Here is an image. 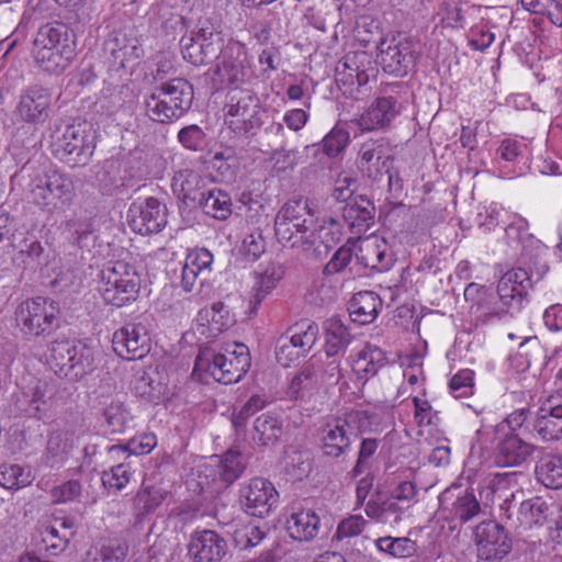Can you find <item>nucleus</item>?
<instances>
[{
  "label": "nucleus",
  "mask_w": 562,
  "mask_h": 562,
  "mask_svg": "<svg viewBox=\"0 0 562 562\" xmlns=\"http://www.w3.org/2000/svg\"><path fill=\"white\" fill-rule=\"evenodd\" d=\"M139 289L140 278L125 260L108 261L99 272L98 290L106 304L125 306L136 301Z\"/></svg>",
  "instance_id": "obj_5"
},
{
  "label": "nucleus",
  "mask_w": 562,
  "mask_h": 562,
  "mask_svg": "<svg viewBox=\"0 0 562 562\" xmlns=\"http://www.w3.org/2000/svg\"><path fill=\"white\" fill-rule=\"evenodd\" d=\"M349 429L347 420L341 418L327 423L321 430L323 453L330 458H339L345 454L351 445Z\"/></svg>",
  "instance_id": "obj_26"
},
{
  "label": "nucleus",
  "mask_w": 562,
  "mask_h": 562,
  "mask_svg": "<svg viewBox=\"0 0 562 562\" xmlns=\"http://www.w3.org/2000/svg\"><path fill=\"white\" fill-rule=\"evenodd\" d=\"M477 562H499L512 550V541L502 525L482 521L475 528Z\"/></svg>",
  "instance_id": "obj_13"
},
{
  "label": "nucleus",
  "mask_w": 562,
  "mask_h": 562,
  "mask_svg": "<svg viewBox=\"0 0 562 562\" xmlns=\"http://www.w3.org/2000/svg\"><path fill=\"white\" fill-rule=\"evenodd\" d=\"M531 286V276L524 268L518 267L507 271L497 284V293L502 307L485 313L483 315V322L501 318L515 305L516 308H519L522 297L527 295Z\"/></svg>",
  "instance_id": "obj_12"
},
{
  "label": "nucleus",
  "mask_w": 562,
  "mask_h": 562,
  "mask_svg": "<svg viewBox=\"0 0 562 562\" xmlns=\"http://www.w3.org/2000/svg\"><path fill=\"white\" fill-rule=\"evenodd\" d=\"M94 366V356L91 348L78 344L76 346V356L71 358L68 368H64V378L69 380H79L92 371Z\"/></svg>",
  "instance_id": "obj_47"
},
{
  "label": "nucleus",
  "mask_w": 562,
  "mask_h": 562,
  "mask_svg": "<svg viewBox=\"0 0 562 562\" xmlns=\"http://www.w3.org/2000/svg\"><path fill=\"white\" fill-rule=\"evenodd\" d=\"M304 355L305 353L296 347L288 336H282L278 340L276 358L282 367H289L293 361Z\"/></svg>",
  "instance_id": "obj_61"
},
{
  "label": "nucleus",
  "mask_w": 562,
  "mask_h": 562,
  "mask_svg": "<svg viewBox=\"0 0 562 562\" xmlns=\"http://www.w3.org/2000/svg\"><path fill=\"white\" fill-rule=\"evenodd\" d=\"M213 255L205 248L191 250L186 256L180 271V286L184 292H192L195 285L206 280L211 272Z\"/></svg>",
  "instance_id": "obj_21"
},
{
  "label": "nucleus",
  "mask_w": 562,
  "mask_h": 562,
  "mask_svg": "<svg viewBox=\"0 0 562 562\" xmlns=\"http://www.w3.org/2000/svg\"><path fill=\"white\" fill-rule=\"evenodd\" d=\"M200 206L206 215L221 221L227 220L232 214V199L229 194L216 187L210 188Z\"/></svg>",
  "instance_id": "obj_44"
},
{
  "label": "nucleus",
  "mask_w": 562,
  "mask_h": 562,
  "mask_svg": "<svg viewBox=\"0 0 562 562\" xmlns=\"http://www.w3.org/2000/svg\"><path fill=\"white\" fill-rule=\"evenodd\" d=\"M225 123L236 134L245 135L262 124V109L256 93L248 89H233L227 94Z\"/></svg>",
  "instance_id": "obj_8"
},
{
  "label": "nucleus",
  "mask_w": 562,
  "mask_h": 562,
  "mask_svg": "<svg viewBox=\"0 0 562 562\" xmlns=\"http://www.w3.org/2000/svg\"><path fill=\"white\" fill-rule=\"evenodd\" d=\"M76 344L69 340L54 341L50 347V361L59 375L64 376V368H68L76 356Z\"/></svg>",
  "instance_id": "obj_54"
},
{
  "label": "nucleus",
  "mask_w": 562,
  "mask_h": 562,
  "mask_svg": "<svg viewBox=\"0 0 562 562\" xmlns=\"http://www.w3.org/2000/svg\"><path fill=\"white\" fill-rule=\"evenodd\" d=\"M81 484L77 480H69L50 491L54 503H67L77 499L81 494Z\"/></svg>",
  "instance_id": "obj_62"
},
{
  "label": "nucleus",
  "mask_w": 562,
  "mask_h": 562,
  "mask_svg": "<svg viewBox=\"0 0 562 562\" xmlns=\"http://www.w3.org/2000/svg\"><path fill=\"white\" fill-rule=\"evenodd\" d=\"M392 160L383 139H368L361 144L356 164L363 177L378 181L390 173Z\"/></svg>",
  "instance_id": "obj_17"
},
{
  "label": "nucleus",
  "mask_w": 562,
  "mask_h": 562,
  "mask_svg": "<svg viewBox=\"0 0 562 562\" xmlns=\"http://www.w3.org/2000/svg\"><path fill=\"white\" fill-rule=\"evenodd\" d=\"M226 552L225 539L213 530L195 532L189 543V554L196 562H217L225 557Z\"/></svg>",
  "instance_id": "obj_23"
},
{
  "label": "nucleus",
  "mask_w": 562,
  "mask_h": 562,
  "mask_svg": "<svg viewBox=\"0 0 562 562\" xmlns=\"http://www.w3.org/2000/svg\"><path fill=\"white\" fill-rule=\"evenodd\" d=\"M537 480L548 488L562 487V457L560 454L546 453L536 464Z\"/></svg>",
  "instance_id": "obj_38"
},
{
  "label": "nucleus",
  "mask_w": 562,
  "mask_h": 562,
  "mask_svg": "<svg viewBox=\"0 0 562 562\" xmlns=\"http://www.w3.org/2000/svg\"><path fill=\"white\" fill-rule=\"evenodd\" d=\"M210 179L198 171L184 169L178 171L172 181V189L184 203L201 204L210 188Z\"/></svg>",
  "instance_id": "obj_22"
},
{
  "label": "nucleus",
  "mask_w": 562,
  "mask_h": 562,
  "mask_svg": "<svg viewBox=\"0 0 562 562\" xmlns=\"http://www.w3.org/2000/svg\"><path fill=\"white\" fill-rule=\"evenodd\" d=\"M282 277V268L274 263H269L254 272V284L250 294V304L252 305V310H256L276 289Z\"/></svg>",
  "instance_id": "obj_30"
},
{
  "label": "nucleus",
  "mask_w": 562,
  "mask_h": 562,
  "mask_svg": "<svg viewBox=\"0 0 562 562\" xmlns=\"http://www.w3.org/2000/svg\"><path fill=\"white\" fill-rule=\"evenodd\" d=\"M52 390L46 382L37 381L18 395L16 409L27 417L42 419L50 408Z\"/></svg>",
  "instance_id": "obj_25"
},
{
  "label": "nucleus",
  "mask_w": 562,
  "mask_h": 562,
  "mask_svg": "<svg viewBox=\"0 0 562 562\" xmlns=\"http://www.w3.org/2000/svg\"><path fill=\"white\" fill-rule=\"evenodd\" d=\"M53 137V153L67 166H86L91 160L95 148L94 133L86 122L58 128Z\"/></svg>",
  "instance_id": "obj_7"
},
{
  "label": "nucleus",
  "mask_w": 562,
  "mask_h": 562,
  "mask_svg": "<svg viewBox=\"0 0 562 562\" xmlns=\"http://www.w3.org/2000/svg\"><path fill=\"white\" fill-rule=\"evenodd\" d=\"M417 56V43L405 36L384 38L379 45L382 69L396 77L406 76L415 67Z\"/></svg>",
  "instance_id": "obj_9"
},
{
  "label": "nucleus",
  "mask_w": 562,
  "mask_h": 562,
  "mask_svg": "<svg viewBox=\"0 0 562 562\" xmlns=\"http://www.w3.org/2000/svg\"><path fill=\"white\" fill-rule=\"evenodd\" d=\"M402 105L396 97L390 94L376 98L357 120L361 131L384 128L401 113Z\"/></svg>",
  "instance_id": "obj_19"
},
{
  "label": "nucleus",
  "mask_w": 562,
  "mask_h": 562,
  "mask_svg": "<svg viewBox=\"0 0 562 562\" xmlns=\"http://www.w3.org/2000/svg\"><path fill=\"white\" fill-rule=\"evenodd\" d=\"M50 526L54 528H58L61 531V542H59L57 546H52L53 555H57L59 552H63L66 549L69 541L76 535L75 518L70 516H54Z\"/></svg>",
  "instance_id": "obj_59"
},
{
  "label": "nucleus",
  "mask_w": 562,
  "mask_h": 562,
  "mask_svg": "<svg viewBox=\"0 0 562 562\" xmlns=\"http://www.w3.org/2000/svg\"><path fill=\"white\" fill-rule=\"evenodd\" d=\"M386 363L385 352L374 345L367 344L353 360V371L358 379L363 380L364 383L374 376Z\"/></svg>",
  "instance_id": "obj_31"
},
{
  "label": "nucleus",
  "mask_w": 562,
  "mask_h": 562,
  "mask_svg": "<svg viewBox=\"0 0 562 562\" xmlns=\"http://www.w3.org/2000/svg\"><path fill=\"white\" fill-rule=\"evenodd\" d=\"M532 452V445L521 440L517 435H509L499 442L495 462L498 467L520 465Z\"/></svg>",
  "instance_id": "obj_29"
},
{
  "label": "nucleus",
  "mask_w": 562,
  "mask_h": 562,
  "mask_svg": "<svg viewBox=\"0 0 562 562\" xmlns=\"http://www.w3.org/2000/svg\"><path fill=\"white\" fill-rule=\"evenodd\" d=\"M367 526V520L361 515H352L341 520L336 530L338 539L356 537L360 535Z\"/></svg>",
  "instance_id": "obj_64"
},
{
  "label": "nucleus",
  "mask_w": 562,
  "mask_h": 562,
  "mask_svg": "<svg viewBox=\"0 0 562 562\" xmlns=\"http://www.w3.org/2000/svg\"><path fill=\"white\" fill-rule=\"evenodd\" d=\"M381 306L382 301L374 292H359L349 303V316L353 322L367 325L376 318Z\"/></svg>",
  "instance_id": "obj_32"
},
{
  "label": "nucleus",
  "mask_w": 562,
  "mask_h": 562,
  "mask_svg": "<svg viewBox=\"0 0 562 562\" xmlns=\"http://www.w3.org/2000/svg\"><path fill=\"white\" fill-rule=\"evenodd\" d=\"M344 355H329L324 350V355L318 359H311L316 364L317 374L321 375L323 383L335 385L342 378V369L340 367Z\"/></svg>",
  "instance_id": "obj_48"
},
{
  "label": "nucleus",
  "mask_w": 562,
  "mask_h": 562,
  "mask_svg": "<svg viewBox=\"0 0 562 562\" xmlns=\"http://www.w3.org/2000/svg\"><path fill=\"white\" fill-rule=\"evenodd\" d=\"M157 445V438L154 434H143L132 438L125 445H113L108 448V454L111 460H131L132 457L149 453Z\"/></svg>",
  "instance_id": "obj_36"
},
{
  "label": "nucleus",
  "mask_w": 562,
  "mask_h": 562,
  "mask_svg": "<svg viewBox=\"0 0 562 562\" xmlns=\"http://www.w3.org/2000/svg\"><path fill=\"white\" fill-rule=\"evenodd\" d=\"M356 256L353 244L349 241L339 247L330 260L324 267V273L327 276L335 274L345 270Z\"/></svg>",
  "instance_id": "obj_58"
},
{
  "label": "nucleus",
  "mask_w": 562,
  "mask_h": 562,
  "mask_svg": "<svg viewBox=\"0 0 562 562\" xmlns=\"http://www.w3.org/2000/svg\"><path fill=\"white\" fill-rule=\"evenodd\" d=\"M293 334L289 337L304 353L316 342L318 326L313 322L296 324Z\"/></svg>",
  "instance_id": "obj_56"
},
{
  "label": "nucleus",
  "mask_w": 562,
  "mask_h": 562,
  "mask_svg": "<svg viewBox=\"0 0 562 562\" xmlns=\"http://www.w3.org/2000/svg\"><path fill=\"white\" fill-rule=\"evenodd\" d=\"M113 350L126 360L142 359L150 350L147 327L142 323H128L113 335Z\"/></svg>",
  "instance_id": "obj_15"
},
{
  "label": "nucleus",
  "mask_w": 562,
  "mask_h": 562,
  "mask_svg": "<svg viewBox=\"0 0 562 562\" xmlns=\"http://www.w3.org/2000/svg\"><path fill=\"white\" fill-rule=\"evenodd\" d=\"M533 429L543 440L562 438V389L555 391L542 402Z\"/></svg>",
  "instance_id": "obj_18"
},
{
  "label": "nucleus",
  "mask_w": 562,
  "mask_h": 562,
  "mask_svg": "<svg viewBox=\"0 0 562 562\" xmlns=\"http://www.w3.org/2000/svg\"><path fill=\"white\" fill-rule=\"evenodd\" d=\"M268 404L269 400L265 395L256 394L249 397L239 411L233 413L232 424L236 432L244 430L247 420L257 412L263 409Z\"/></svg>",
  "instance_id": "obj_51"
},
{
  "label": "nucleus",
  "mask_w": 562,
  "mask_h": 562,
  "mask_svg": "<svg viewBox=\"0 0 562 562\" xmlns=\"http://www.w3.org/2000/svg\"><path fill=\"white\" fill-rule=\"evenodd\" d=\"M282 420L276 415L265 413L259 415L252 425V440L263 447L276 445L282 435Z\"/></svg>",
  "instance_id": "obj_37"
},
{
  "label": "nucleus",
  "mask_w": 562,
  "mask_h": 562,
  "mask_svg": "<svg viewBox=\"0 0 562 562\" xmlns=\"http://www.w3.org/2000/svg\"><path fill=\"white\" fill-rule=\"evenodd\" d=\"M246 513L265 517L278 505L279 493L267 479L252 477L240 491Z\"/></svg>",
  "instance_id": "obj_16"
},
{
  "label": "nucleus",
  "mask_w": 562,
  "mask_h": 562,
  "mask_svg": "<svg viewBox=\"0 0 562 562\" xmlns=\"http://www.w3.org/2000/svg\"><path fill=\"white\" fill-rule=\"evenodd\" d=\"M356 57L346 56L336 66V81L344 85L352 86L355 82L358 86H363L368 82V75L364 71H360L356 65Z\"/></svg>",
  "instance_id": "obj_52"
},
{
  "label": "nucleus",
  "mask_w": 562,
  "mask_h": 562,
  "mask_svg": "<svg viewBox=\"0 0 562 562\" xmlns=\"http://www.w3.org/2000/svg\"><path fill=\"white\" fill-rule=\"evenodd\" d=\"M335 220L330 218L328 225H315L310 212L307 201L290 200L277 213L274 233L283 247L302 251L313 250L321 254V246L328 250L330 244L336 241Z\"/></svg>",
  "instance_id": "obj_1"
},
{
  "label": "nucleus",
  "mask_w": 562,
  "mask_h": 562,
  "mask_svg": "<svg viewBox=\"0 0 562 562\" xmlns=\"http://www.w3.org/2000/svg\"><path fill=\"white\" fill-rule=\"evenodd\" d=\"M119 463L112 465L110 470L103 471L102 484L109 490L119 492L123 490L131 481L132 477V461L120 459Z\"/></svg>",
  "instance_id": "obj_49"
},
{
  "label": "nucleus",
  "mask_w": 562,
  "mask_h": 562,
  "mask_svg": "<svg viewBox=\"0 0 562 562\" xmlns=\"http://www.w3.org/2000/svg\"><path fill=\"white\" fill-rule=\"evenodd\" d=\"M36 63L48 72H61L75 57V42L70 29L61 22L42 25L33 42Z\"/></svg>",
  "instance_id": "obj_3"
},
{
  "label": "nucleus",
  "mask_w": 562,
  "mask_h": 562,
  "mask_svg": "<svg viewBox=\"0 0 562 562\" xmlns=\"http://www.w3.org/2000/svg\"><path fill=\"white\" fill-rule=\"evenodd\" d=\"M266 537V530L258 525L247 524L234 532L236 546L246 550L258 546Z\"/></svg>",
  "instance_id": "obj_57"
},
{
  "label": "nucleus",
  "mask_w": 562,
  "mask_h": 562,
  "mask_svg": "<svg viewBox=\"0 0 562 562\" xmlns=\"http://www.w3.org/2000/svg\"><path fill=\"white\" fill-rule=\"evenodd\" d=\"M324 350L329 355H345L352 340L348 325L339 316H333L324 322Z\"/></svg>",
  "instance_id": "obj_33"
},
{
  "label": "nucleus",
  "mask_w": 562,
  "mask_h": 562,
  "mask_svg": "<svg viewBox=\"0 0 562 562\" xmlns=\"http://www.w3.org/2000/svg\"><path fill=\"white\" fill-rule=\"evenodd\" d=\"M379 447V442L374 438H366L362 439L360 449L358 452V458L355 467L350 471L351 477H357L361 475L367 470H370L373 463V458L375 456L376 449Z\"/></svg>",
  "instance_id": "obj_55"
},
{
  "label": "nucleus",
  "mask_w": 562,
  "mask_h": 562,
  "mask_svg": "<svg viewBox=\"0 0 562 562\" xmlns=\"http://www.w3.org/2000/svg\"><path fill=\"white\" fill-rule=\"evenodd\" d=\"M440 508L451 522L464 525L484 515L474 491L461 485H451L439 496Z\"/></svg>",
  "instance_id": "obj_11"
},
{
  "label": "nucleus",
  "mask_w": 562,
  "mask_h": 562,
  "mask_svg": "<svg viewBox=\"0 0 562 562\" xmlns=\"http://www.w3.org/2000/svg\"><path fill=\"white\" fill-rule=\"evenodd\" d=\"M193 87L183 78H173L154 88L145 99L147 116L158 123L180 119L192 105Z\"/></svg>",
  "instance_id": "obj_4"
},
{
  "label": "nucleus",
  "mask_w": 562,
  "mask_h": 562,
  "mask_svg": "<svg viewBox=\"0 0 562 562\" xmlns=\"http://www.w3.org/2000/svg\"><path fill=\"white\" fill-rule=\"evenodd\" d=\"M271 160L273 161V170L276 172L293 170L299 164V151L295 149L280 148L273 151Z\"/></svg>",
  "instance_id": "obj_63"
},
{
  "label": "nucleus",
  "mask_w": 562,
  "mask_h": 562,
  "mask_svg": "<svg viewBox=\"0 0 562 562\" xmlns=\"http://www.w3.org/2000/svg\"><path fill=\"white\" fill-rule=\"evenodd\" d=\"M224 364V353L215 352L212 349H203L196 356L192 374L204 383H209L210 380L223 383L221 374H224L222 367Z\"/></svg>",
  "instance_id": "obj_35"
},
{
  "label": "nucleus",
  "mask_w": 562,
  "mask_h": 562,
  "mask_svg": "<svg viewBox=\"0 0 562 562\" xmlns=\"http://www.w3.org/2000/svg\"><path fill=\"white\" fill-rule=\"evenodd\" d=\"M50 93L38 86L30 87L20 98L16 113L23 122L38 124L48 117Z\"/></svg>",
  "instance_id": "obj_24"
},
{
  "label": "nucleus",
  "mask_w": 562,
  "mask_h": 562,
  "mask_svg": "<svg viewBox=\"0 0 562 562\" xmlns=\"http://www.w3.org/2000/svg\"><path fill=\"white\" fill-rule=\"evenodd\" d=\"M374 547L380 553L392 559L413 558L418 550L416 541L408 537H380L374 540Z\"/></svg>",
  "instance_id": "obj_39"
},
{
  "label": "nucleus",
  "mask_w": 562,
  "mask_h": 562,
  "mask_svg": "<svg viewBox=\"0 0 562 562\" xmlns=\"http://www.w3.org/2000/svg\"><path fill=\"white\" fill-rule=\"evenodd\" d=\"M127 222L137 234L159 233L167 224V206L153 196L135 201L128 207Z\"/></svg>",
  "instance_id": "obj_14"
},
{
  "label": "nucleus",
  "mask_w": 562,
  "mask_h": 562,
  "mask_svg": "<svg viewBox=\"0 0 562 562\" xmlns=\"http://www.w3.org/2000/svg\"><path fill=\"white\" fill-rule=\"evenodd\" d=\"M16 327L29 340L45 338L59 327L58 302L36 296L21 302L15 308Z\"/></svg>",
  "instance_id": "obj_6"
},
{
  "label": "nucleus",
  "mask_w": 562,
  "mask_h": 562,
  "mask_svg": "<svg viewBox=\"0 0 562 562\" xmlns=\"http://www.w3.org/2000/svg\"><path fill=\"white\" fill-rule=\"evenodd\" d=\"M127 553V543L119 540H109L90 547L83 562H123Z\"/></svg>",
  "instance_id": "obj_40"
},
{
  "label": "nucleus",
  "mask_w": 562,
  "mask_h": 562,
  "mask_svg": "<svg viewBox=\"0 0 562 562\" xmlns=\"http://www.w3.org/2000/svg\"><path fill=\"white\" fill-rule=\"evenodd\" d=\"M168 491L162 486H143L133 499V507L137 517L154 513L167 498Z\"/></svg>",
  "instance_id": "obj_41"
},
{
  "label": "nucleus",
  "mask_w": 562,
  "mask_h": 562,
  "mask_svg": "<svg viewBox=\"0 0 562 562\" xmlns=\"http://www.w3.org/2000/svg\"><path fill=\"white\" fill-rule=\"evenodd\" d=\"M246 461L240 451L227 450L217 464V475L224 486L233 484L245 471Z\"/></svg>",
  "instance_id": "obj_45"
},
{
  "label": "nucleus",
  "mask_w": 562,
  "mask_h": 562,
  "mask_svg": "<svg viewBox=\"0 0 562 562\" xmlns=\"http://www.w3.org/2000/svg\"><path fill=\"white\" fill-rule=\"evenodd\" d=\"M266 250V240L260 229L247 234L243 239L241 251L251 261L257 260Z\"/></svg>",
  "instance_id": "obj_60"
},
{
  "label": "nucleus",
  "mask_w": 562,
  "mask_h": 562,
  "mask_svg": "<svg viewBox=\"0 0 562 562\" xmlns=\"http://www.w3.org/2000/svg\"><path fill=\"white\" fill-rule=\"evenodd\" d=\"M225 364L223 367L224 374L223 384H232L238 382L249 370L251 358L249 350L244 344H235L232 351H227Z\"/></svg>",
  "instance_id": "obj_34"
},
{
  "label": "nucleus",
  "mask_w": 562,
  "mask_h": 562,
  "mask_svg": "<svg viewBox=\"0 0 562 562\" xmlns=\"http://www.w3.org/2000/svg\"><path fill=\"white\" fill-rule=\"evenodd\" d=\"M106 427L112 434H123L132 428L133 417L125 405L119 401H112L103 409Z\"/></svg>",
  "instance_id": "obj_46"
},
{
  "label": "nucleus",
  "mask_w": 562,
  "mask_h": 562,
  "mask_svg": "<svg viewBox=\"0 0 562 562\" xmlns=\"http://www.w3.org/2000/svg\"><path fill=\"white\" fill-rule=\"evenodd\" d=\"M375 207L364 195L349 200L342 209V217L353 234L366 233L373 225Z\"/></svg>",
  "instance_id": "obj_27"
},
{
  "label": "nucleus",
  "mask_w": 562,
  "mask_h": 562,
  "mask_svg": "<svg viewBox=\"0 0 562 562\" xmlns=\"http://www.w3.org/2000/svg\"><path fill=\"white\" fill-rule=\"evenodd\" d=\"M317 383L318 374L316 364L310 361L293 376L288 394L293 400L304 398L316 389Z\"/></svg>",
  "instance_id": "obj_43"
},
{
  "label": "nucleus",
  "mask_w": 562,
  "mask_h": 562,
  "mask_svg": "<svg viewBox=\"0 0 562 562\" xmlns=\"http://www.w3.org/2000/svg\"><path fill=\"white\" fill-rule=\"evenodd\" d=\"M321 518L310 508L293 510L286 519V529L291 538L299 541L314 539L319 530Z\"/></svg>",
  "instance_id": "obj_28"
},
{
  "label": "nucleus",
  "mask_w": 562,
  "mask_h": 562,
  "mask_svg": "<svg viewBox=\"0 0 562 562\" xmlns=\"http://www.w3.org/2000/svg\"><path fill=\"white\" fill-rule=\"evenodd\" d=\"M550 515V506L541 497H533L520 503L518 517L519 526L527 529L542 525Z\"/></svg>",
  "instance_id": "obj_42"
},
{
  "label": "nucleus",
  "mask_w": 562,
  "mask_h": 562,
  "mask_svg": "<svg viewBox=\"0 0 562 562\" xmlns=\"http://www.w3.org/2000/svg\"><path fill=\"white\" fill-rule=\"evenodd\" d=\"M74 447V441L70 435L63 430L53 431L48 436L46 446V462L54 465L58 462L57 459L63 458Z\"/></svg>",
  "instance_id": "obj_50"
},
{
  "label": "nucleus",
  "mask_w": 562,
  "mask_h": 562,
  "mask_svg": "<svg viewBox=\"0 0 562 562\" xmlns=\"http://www.w3.org/2000/svg\"><path fill=\"white\" fill-rule=\"evenodd\" d=\"M356 260L364 268L375 272L387 271L394 262L386 240L376 235H371L360 241Z\"/></svg>",
  "instance_id": "obj_20"
},
{
  "label": "nucleus",
  "mask_w": 562,
  "mask_h": 562,
  "mask_svg": "<svg viewBox=\"0 0 562 562\" xmlns=\"http://www.w3.org/2000/svg\"><path fill=\"white\" fill-rule=\"evenodd\" d=\"M20 180L27 181L29 199L48 213L70 206L76 196L72 178L53 167H36L27 162L12 177L13 182Z\"/></svg>",
  "instance_id": "obj_2"
},
{
  "label": "nucleus",
  "mask_w": 562,
  "mask_h": 562,
  "mask_svg": "<svg viewBox=\"0 0 562 562\" xmlns=\"http://www.w3.org/2000/svg\"><path fill=\"white\" fill-rule=\"evenodd\" d=\"M215 76L222 83L235 86V89L255 79L250 59L244 45L234 42L223 48L216 64Z\"/></svg>",
  "instance_id": "obj_10"
},
{
  "label": "nucleus",
  "mask_w": 562,
  "mask_h": 562,
  "mask_svg": "<svg viewBox=\"0 0 562 562\" xmlns=\"http://www.w3.org/2000/svg\"><path fill=\"white\" fill-rule=\"evenodd\" d=\"M349 132L346 128L336 125L328 134L325 135L321 145L323 151L328 157L335 158L345 150L349 144Z\"/></svg>",
  "instance_id": "obj_53"
}]
</instances>
